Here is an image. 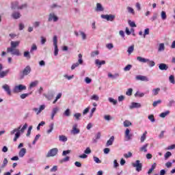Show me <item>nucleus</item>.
Instances as JSON below:
<instances>
[{
    "label": "nucleus",
    "mask_w": 175,
    "mask_h": 175,
    "mask_svg": "<svg viewBox=\"0 0 175 175\" xmlns=\"http://www.w3.org/2000/svg\"><path fill=\"white\" fill-rule=\"evenodd\" d=\"M20 46V41H12L11 47L7 48V53H11L12 55H20V50L16 49Z\"/></svg>",
    "instance_id": "obj_1"
},
{
    "label": "nucleus",
    "mask_w": 175,
    "mask_h": 175,
    "mask_svg": "<svg viewBox=\"0 0 175 175\" xmlns=\"http://www.w3.org/2000/svg\"><path fill=\"white\" fill-rule=\"evenodd\" d=\"M133 167H135L137 172H142L143 164L140 163V160H137L135 163H132Z\"/></svg>",
    "instance_id": "obj_2"
},
{
    "label": "nucleus",
    "mask_w": 175,
    "mask_h": 175,
    "mask_svg": "<svg viewBox=\"0 0 175 175\" xmlns=\"http://www.w3.org/2000/svg\"><path fill=\"white\" fill-rule=\"evenodd\" d=\"M20 129H21V126H20L18 129H15L13 131H12L10 132L11 135H14L15 134V137L14 138V142H17V139H18V137H20Z\"/></svg>",
    "instance_id": "obj_3"
},
{
    "label": "nucleus",
    "mask_w": 175,
    "mask_h": 175,
    "mask_svg": "<svg viewBox=\"0 0 175 175\" xmlns=\"http://www.w3.org/2000/svg\"><path fill=\"white\" fill-rule=\"evenodd\" d=\"M57 154H58V148H52L46 154V158H50L51 157H55Z\"/></svg>",
    "instance_id": "obj_4"
},
{
    "label": "nucleus",
    "mask_w": 175,
    "mask_h": 175,
    "mask_svg": "<svg viewBox=\"0 0 175 175\" xmlns=\"http://www.w3.org/2000/svg\"><path fill=\"white\" fill-rule=\"evenodd\" d=\"M24 90H27V86L21 84L14 87L13 92L17 94L21 92V91H24Z\"/></svg>",
    "instance_id": "obj_5"
},
{
    "label": "nucleus",
    "mask_w": 175,
    "mask_h": 175,
    "mask_svg": "<svg viewBox=\"0 0 175 175\" xmlns=\"http://www.w3.org/2000/svg\"><path fill=\"white\" fill-rule=\"evenodd\" d=\"M101 18H104L105 20H107V21H114L116 19V15L113 14H102Z\"/></svg>",
    "instance_id": "obj_6"
},
{
    "label": "nucleus",
    "mask_w": 175,
    "mask_h": 175,
    "mask_svg": "<svg viewBox=\"0 0 175 175\" xmlns=\"http://www.w3.org/2000/svg\"><path fill=\"white\" fill-rule=\"evenodd\" d=\"M12 9H16V8H17V9H24L25 8H27V4H23L21 6H18V1H14L12 3V6H11Z\"/></svg>",
    "instance_id": "obj_7"
},
{
    "label": "nucleus",
    "mask_w": 175,
    "mask_h": 175,
    "mask_svg": "<svg viewBox=\"0 0 175 175\" xmlns=\"http://www.w3.org/2000/svg\"><path fill=\"white\" fill-rule=\"evenodd\" d=\"M2 69H3V66L2 64H0V79H3V77L8 76V73L10 72L9 70L2 71Z\"/></svg>",
    "instance_id": "obj_8"
},
{
    "label": "nucleus",
    "mask_w": 175,
    "mask_h": 175,
    "mask_svg": "<svg viewBox=\"0 0 175 175\" xmlns=\"http://www.w3.org/2000/svg\"><path fill=\"white\" fill-rule=\"evenodd\" d=\"M31 73V67L29 66H26L24 70L21 72L22 79L24 78V76H28Z\"/></svg>",
    "instance_id": "obj_9"
},
{
    "label": "nucleus",
    "mask_w": 175,
    "mask_h": 175,
    "mask_svg": "<svg viewBox=\"0 0 175 175\" xmlns=\"http://www.w3.org/2000/svg\"><path fill=\"white\" fill-rule=\"evenodd\" d=\"M133 136V134L131 133V130H129V129H126L124 132V137L126 140L127 141L131 140Z\"/></svg>",
    "instance_id": "obj_10"
},
{
    "label": "nucleus",
    "mask_w": 175,
    "mask_h": 175,
    "mask_svg": "<svg viewBox=\"0 0 175 175\" xmlns=\"http://www.w3.org/2000/svg\"><path fill=\"white\" fill-rule=\"evenodd\" d=\"M49 21H54V23H56V21H58V16H55V14L51 13L49 14V17L48 18Z\"/></svg>",
    "instance_id": "obj_11"
},
{
    "label": "nucleus",
    "mask_w": 175,
    "mask_h": 175,
    "mask_svg": "<svg viewBox=\"0 0 175 175\" xmlns=\"http://www.w3.org/2000/svg\"><path fill=\"white\" fill-rule=\"evenodd\" d=\"M71 133L72 135H79L80 133V129L77 128V124L72 126V129L71 130Z\"/></svg>",
    "instance_id": "obj_12"
},
{
    "label": "nucleus",
    "mask_w": 175,
    "mask_h": 175,
    "mask_svg": "<svg viewBox=\"0 0 175 175\" xmlns=\"http://www.w3.org/2000/svg\"><path fill=\"white\" fill-rule=\"evenodd\" d=\"M44 109H46V105H42L40 106V108H33V111H36V114H40V113H42V111H43V110H44Z\"/></svg>",
    "instance_id": "obj_13"
},
{
    "label": "nucleus",
    "mask_w": 175,
    "mask_h": 175,
    "mask_svg": "<svg viewBox=\"0 0 175 175\" xmlns=\"http://www.w3.org/2000/svg\"><path fill=\"white\" fill-rule=\"evenodd\" d=\"M5 92H7L8 95H12V91L10 90V87L8 84H5L2 87Z\"/></svg>",
    "instance_id": "obj_14"
},
{
    "label": "nucleus",
    "mask_w": 175,
    "mask_h": 175,
    "mask_svg": "<svg viewBox=\"0 0 175 175\" xmlns=\"http://www.w3.org/2000/svg\"><path fill=\"white\" fill-rule=\"evenodd\" d=\"M106 64V61L105 60H99V59H96L95 60V64L98 66V68H100V66H102V65H105Z\"/></svg>",
    "instance_id": "obj_15"
},
{
    "label": "nucleus",
    "mask_w": 175,
    "mask_h": 175,
    "mask_svg": "<svg viewBox=\"0 0 175 175\" xmlns=\"http://www.w3.org/2000/svg\"><path fill=\"white\" fill-rule=\"evenodd\" d=\"M159 69H160V70H167L169 66H167V64H166L161 63L159 66Z\"/></svg>",
    "instance_id": "obj_16"
},
{
    "label": "nucleus",
    "mask_w": 175,
    "mask_h": 175,
    "mask_svg": "<svg viewBox=\"0 0 175 175\" xmlns=\"http://www.w3.org/2000/svg\"><path fill=\"white\" fill-rule=\"evenodd\" d=\"M137 80H140L141 81H148V78L146 76L138 75L136 77Z\"/></svg>",
    "instance_id": "obj_17"
},
{
    "label": "nucleus",
    "mask_w": 175,
    "mask_h": 175,
    "mask_svg": "<svg viewBox=\"0 0 175 175\" xmlns=\"http://www.w3.org/2000/svg\"><path fill=\"white\" fill-rule=\"evenodd\" d=\"M113 143H114V136H111L107 142L106 147H109V146H113Z\"/></svg>",
    "instance_id": "obj_18"
},
{
    "label": "nucleus",
    "mask_w": 175,
    "mask_h": 175,
    "mask_svg": "<svg viewBox=\"0 0 175 175\" xmlns=\"http://www.w3.org/2000/svg\"><path fill=\"white\" fill-rule=\"evenodd\" d=\"M137 61H139V62H142L143 64H146L148 62V59L138 56L137 57Z\"/></svg>",
    "instance_id": "obj_19"
},
{
    "label": "nucleus",
    "mask_w": 175,
    "mask_h": 175,
    "mask_svg": "<svg viewBox=\"0 0 175 175\" xmlns=\"http://www.w3.org/2000/svg\"><path fill=\"white\" fill-rule=\"evenodd\" d=\"M25 154H27V149L23 148H21V150L19 151L18 155L20 158H23L24 155H25Z\"/></svg>",
    "instance_id": "obj_20"
},
{
    "label": "nucleus",
    "mask_w": 175,
    "mask_h": 175,
    "mask_svg": "<svg viewBox=\"0 0 175 175\" xmlns=\"http://www.w3.org/2000/svg\"><path fill=\"white\" fill-rule=\"evenodd\" d=\"M58 110H59L58 107H55L53 109L51 117V120H54V116H55V114H57V113H58Z\"/></svg>",
    "instance_id": "obj_21"
},
{
    "label": "nucleus",
    "mask_w": 175,
    "mask_h": 175,
    "mask_svg": "<svg viewBox=\"0 0 175 175\" xmlns=\"http://www.w3.org/2000/svg\"><path fill=\"white\" fill-rule=\"evenodd\" d=\"M146 139H147V131H144V133L142 134L140 138L141 143H144L146 141Z\"/></svg>",
    "instance_id": "obj_22"
},
{
    "label": "nucleus",
    "mask_w": 175,
    "mask_h": 175,
    "mask_svg": "<svg viewBox=\"0 0 175 175\" xmlns=\"http://www.w3.org/2000/svg\"><path fill=\"white\" fill-rule=\"evenodd\" d=\"M96 10L97 12H103V10H105V9L103 8V7L102 6V4L98 3L96 4Z\"/></svg>",
    "instance_id": "obj_23"
},
{
    "label": "nucleus",
    "mask_w": 175,
    "mask_h": 175,
    "mask_svg": "<svg viewBox=\"0 0 175 175\" xmlns=\"http://www.w3.org/2000/svg\"><path fill=\"white\" fill-rule=\"evenodd\" d=\"M147 147H148V144H146L144 145L142 147H141V148H139V151H140L141 152H143V151H144V152H147Z\"/></svg>",
    "instance_id": "obj_24"
},
{
    "label": "nucleus",
    "mask_w": 175,
    "mask_h": 175,
    "mask_svg": "<svg viewBox=\"0 0 175 175\" xmlns=\"http://www.w3.org/2000/svg\"><path fill=\"white\" fill-rule=\"evenodd\" d=\"M13 18H14L15 20H17L18 18H20V17L21 16V15L19 14V12H14L12 14Z\"/></svg>",
    "instance_id": "obj_25"
},
{
    "label": "nucleus",
    "mask_w": 175,
    "mask_h": 175,
    "mask_svg": "<svg viewBox=\"0 0 175 175\" xmlns=\"http://www.w3.org/2000/svg\"><path fill=\"white\" fill-rule=\"evenodd\" d=\"M45 98H46L48 100H51V99L54 98V94L52 92L49 93L48 94L45 95Z\"/></svg>",
    "instance_id": "obj_26"
},
{
    "label": "nucleus",
    "mask_w": 175,
    "mask_h": 175,
    "mask_svg": "<svg viewBox=\"0 0 175 175\" xmlns=\"http://www.w3.org/2000/svg\"><path fill=\"white\" fill-rule=\"evenodd\" d=\"M59 142H68V137H66V136L65 135H59Z\"/></svg>",
    "instance_id": "obj_27"
},
{
    "label": "nucleus",
    "mask_w": 175,
    "mask_h": 175,
    "mask_svg": "<svg viewBox=\"0 0 175 175\" xmlns=\"http://www.w3.org/2000/svg\"><path fill=\"white\" fill-rule=\"evenodd\" d=\"M38 84H39V81H34L30 83L29 88H33V87H36V85H38Z\"/></svg>",
    "instance_id": "obj_28"
},
{
    "label": "nucleus",
    "mask_w": 175,
    "mask_h": 175,
    "mask_svg": "<svg viewBox=\"0 0 175 175\" xmlns=\"http://www.w3.org/2000/svg\"><path fill=\"white\" fill-rule=\"evenodd\" d=\"M123 125L125 128H128V126H131L132 125V122H131L129 120H125Z\"/></svg>",
    "instance_id": "obj_29"
},
{
    "label": "nucleus",
    "mask_w": 175,
    "mask_h": 175,
    "mask_svg": "<svg viewBox=\"0 0 175 175\" xmlns=\"http://www.w3.org/2000/svg\"><path fill=\"white\" fill-rule=\"evenodd\" d=\"M165 51V44L161 43L159 45L158 51Z\"/></svg>",
    "instance_id": "obj_30"
},
{
    "label": "nucleus",
    "mask_w": 175,
    "mask_h": 175,
    "mask_svg": "<svg viewBox=\"0 0 175 175\" xmlns=\"http://www.w3.org/2000/svg\"><path fill=\"white\" fill-rule=\"evenodd\" d=\"M62 93H59V94L57 95V96H56L55 100L53 102V105H55V103H57V101L58 100V99H61V97H62Z\"/></svg>",
    "instance_id": "obj_31"
},
{
    "label": "nucleus",
    "mask_w": 175,
    "mask_h": 175,
    "mask_svg": "<svg viewBox=\"0 0 175 175\" xmlns=\"http://www.w3.org/2000/svg\"><path fill=\"white\" fill-rule=\"evenodd\" d=\"M133 50H135V45H131L128 48L127 52L129 54H131V53H133Z\"/></svg>",
    "instance_id": "obj_32"
},
{
    "label": "nucleus",
    "mask_w": 175,
    "mask_h": 175,
    "mask_svg": "<svg viewBox=\"0 0 175 175\" xmlns=\"http://www.w3.org/2000/svg\"><path fill=\"white\" fill-rule=\"evenodd\" d=\"M170 113V111H166L165 112L161 113L160 114V117H161V118H165V117H166V116H167Z\"/></svg>",
    "instance_id": "obj_33"
},
{
    "label": "nucleus",
    "mask_w": 175,
    "mask_h": 175,
    "mask_svg": "<svg viewBox=\"0 0 175 175\" xmlns=\"http://www.w3.org/2000/svg\"><path fill=\"white\" fill-rule=\"evenodd\" d=\"M161 103H162V100H158L157 101H154L152 106H153V107H157V106H158V105H161Z\"/></svg>",
    "instance_id": "obj_34"
},
{
    "label": "nucleus",
    "mask_w": 175,
    "mask_h": 175,
    "mask_svg": "<svg viewBox=\"0 0 175 175\" xmlns=\"http://www.w3.org/2000/svg\"><path fill=\"white\" fill-rule=\"evenodd\" d=\"M49 128L50 129H49L47 131V133L49 134V133H51L53 132V130L54 129V123H51L50 125H49Z\"/></svg>",
    "instance_id": "obj_35"
},
{
    "label": "nucleus",
    "mask_w": 175,
    "mask_h": 175,
    "mask_svg": "<svg viewBox=\"0 0 175 175\" xmlns=\"http://www.w3.org/2000/svg\"><path fill=\"white\" fill-rule=\"evenodd\" d=\"M27 128H28V124L27 123H25L24 124V126H23V128L20 129V133H24L25 129H27Z\"/></svg>",
    "instance_id": "obj_36"
},
{
    "label": "nucleus",
    "mask_w": 175,
    "mask_h": 175,
    "mask_svg": "<svg viewBox=\"0 0 175 175\" xmlns=\"http://www.w3.org/2000/svg\"><path fill=\"white\" fill-rule=\"evenodd\" d=\"M159 91H161V88H157L156 89H153L152 90L153 94L154 96L158 95V94H159Z\"/></svg>",
    "instance_id": "obj_37"
},
{
    "label": "nucleus",
    "mask_w": 175,
    "mask_h": 175,
    "mask_svg": "<svg viewBox=\"0 0 175 175\" xmlns=\"http://www.w3.org/2000/svg\"><path fill=\"white\" fill-rule=\"evenodd\" d=\"M133 107H142V105L139 103H133L131 109H133Z\"/></svg>",
    "instance_id": "obj_38"
},
{
    "label": "nucleus",
    "mask_w": 175,
    "mask_h": 175,
    "mask_svg": "<svg viewBox=\"0 0 175 175\" xmlns=\"http://www.w3.org/2000/svg\"><path fill=\"white\" fill-rule=\"evenodd\" d=\"M90 99L92 100H96V101H98V100H99V96L98 95H96V94H94V95H92L91 96Z\"/></svg>",
    "instance_id": "obj_39"
},
{
    "label": "nucleus",
    "mask_w": 175,
    "mask_h": 175,
    "mask_svg": "<svg viewBox=\"0 0 175 175\" xmlns=\"http://www.w3.org/2000/svg\"><path fill=\"white\" fill-rule=\"evenodd\" d=\"M146 63H148V65L150 66V68H152V66H155V62L154 61L148 59V62H146Z\"/></svg>",
    "instance_id": "obj_40"
},
{
    "label": "nucleus",
    "mask_w": 175,
    "mask_h": 175,
    "mask_svg": "<svg viewBox=\"0 0 175 175\" xmlns=\"http://www.w3.org/2000/svg\"><path fill=\"white\" fill-rule=\"evenodd\" d=\"M132 92H133V90L132 88H129V89H128V90L126 91V95H127L128 96H131Z\"/></svg>",
    "instance_id": "obj_41"
},
{
    "label": "nucleus",
    "mask_w": 175,
    "mask_h": 175,
    "mask_svg": "<svg viewBox=\"0 0 175 175\" xmlns=\"http://www.w3.org/2000/svg\"><path fill=\"white\" fill-rule=\"evenodd\" d=\"M169 81L172 84H175V81H174V75H170L169 77Z\"/></svg>",
    "instance_id": "obj_42"
},
{
    "label": "nucleus",
    "mask_w": 175,
    "mask_h": 175,
    "mask_svg": "<svg viewBox=\"0 0 175 175\" xmlns=\"http://www.w3.org/2000/svg\"><path fill=\"white\" fill-rule=\"evenodd\" d=\"M74 117L75 118V120L79 121V120H80V117H81V113H75Z\"/></svg>",
    "instance_id": "obj_43"
},
{
    "label": "nucleus",
    "mask_w": 175,
    "mask_h": 175,
    "mask_svg": "<svg viewBox=\"0 0 175 175\" xmlns=\"http://www.w3.org/2000/svg\"><path fill=\"white\" fill-rule=\"evenodd\" d=\"M24 57H25V58H28V59H31V55L29 54V51L24 52Z\"/></svg>",
    "instance_id": "obj_44"
},
{
    "label": "nucleus",
    "mask_w": 175,
    "mask_h": 175,
    "mask_svg": "<svg viewBox=\"0 0 175 175\" xmlns=\"http://www.w3.org/2000/svg\"><path fill=\"white\" fill-rule=\"evenodd\" d=\"M131 68H132V65L128 64L126 67H124V70L125 72H128V71L131 70Z\"/></svg>",
    "instance_id": "obj_45"
},
{
    "label": "nucleus",
    "mask_w": 175,
    "mask_h": 175,
    "mask_svg": "<svg viewBox=\"0 0 175 175\" xmlns=\"http://www.w3.org/2000/svg\"><path fill=\"white\" fill-rule=\"evenodd\" d=\"M29 95H31V93L22 94L21 95V98L25 99V98H27V96H29Z\"/></svg>",
    "instance_id": "obj_46"
},
{
    "label": "nucleus",
    "mask_w": 175,
    "mask_h": 175,
    "mask_svg": "<svg viewBox=\"0 0 175 175\" xmlns=\"http://www.w3.org/2000/svg\"><path fill=\"white\" fill-rule=\"evenodd\" d=\"M58 40L57 38V36H54L53 37V46H58Z\"/></svg>",
    "instance_id": "obj_47"
},
{
    "label": "nucleus",
    "mask_w": 175,
    "mask_h": 175,
    "mask_svg": "<svg viewBox=\"0 0 175 175\" xmlns=\"http://www.w3.org/2000/svg\"><path fill=\"white\" fill-rule=\"evenodd\" d=\"M36 50H38V46H36V44H33L30 50V53H32V51H36Z\"/></svg>",
    "instance_id": "obj_48"
},
{
    "label": "nucleus",
    "mask_w": 175,
    "mask_h": 175,
    "mask_svg": "<svg viewBox=\"0 0 175 175\" xmlns=\"http://www.w3.org/2000/svg\"><path fill=\"white\" fill-rule=\"evenodd\" d=\"M120 76L118 74H115L114 75L111 73L108 74V77H111V79H116V77H118Z\"/></svg>",
    "instance_id": "obj_49"
},
{
    "label": "nucleus",
    "mask_w": 175,
    "mask_h": 175,
    "mask_svg": "<svg viewBox=\"0 0 175 175\" xmlns=\"http://www.w3.org/2000/svg\"><path fill=\"white\" fill-rule=\"evenodd\" d=\"M170 157H172V152H167L164 155L165 159H168Z\"/></svg>",
    "instance_id": "obj_50"
},
{
    "label": "nucleus",
    "mask_w": 175,
    "mask_h": 175,
    "mask_svg": "<svg viewBox=\"0 0 175 175\" xmlns=\"http://www.w3.org/2000/svg\"><path fill=\"white\" fill-rule=\"evenodd\" d=\"M96 55H99V51H95L91 53V57L94 58Z\"/></svg>",
    "instance_id": "obj_51"
},
{
    "label": "nucleus",
    "mask_w": 175,
    "mask_h": 175,
    "mask_svg": "<svg viewBox=\"0 0 175 175\" xmlns=\"http://www.w3.org/2000/svg\"><path fill=\"white\" fill-rule=\"evenodd\" d=\"M109 100L110 103H113V105H117V100H114V98L110 97L109 98Z\"/></svg>",
    "instance_id": "obj_52"
},
{
    "label": "nucleus",
    "mask_w": 175,
    "mask_h": 175,
    "mask_svg": "<svg viewBox=\"0 0 175 175\" xmlns=\"http://www.w3.org/2000/svg\"><path fill=\"white\" fill-rule=\"evenodd\" d=\"M161 18L162 20H166L167 18L166 12L165 11L161 12Z\"/></svg>",
    "instance_id": "obj_53"
},
{
    "label": "nucleus",
    "mask_w": 175,
    "mask_h": 175,
    "mask_svg": "<svg viewBox=\"0 0 175 175\" xmlns=\"http://www.w3.org/2000/svg\"><path fill=\"white\" fill-rule=\"evenodd\" d=\"M129 25L130 27H131L132 28L136 27V23H135L134 21H129Z\"/></svg>",
    "instance_id": "obj_54"
},
{
    "label": "nucleus",
    "mask_w": 175,
    "mask_h": 175,
    "mask_svg": "<svg viewBox=\"0 0 175 175\" xmlns=\"http://www.w3.org/2000/svg\"><path fill=\"white\" fill-rule=\"evenodd\" d=\"M148 120L151 121V122H155V118H154V115H150L148 117Z\"/></svg>",
    "instance_id": "obj_55"
},
{
    "label": "nucleus",
    "mask_w": 175,
    "mask_h": 175,
    "mask_svg": "<svg viewBox=\"0 0 175 175\" xmlns=\"http://www.w3.org/2000/svg\"><path fill=\"white\" fill-rule=\"evenodd\" d=\"M8 159L5 158L3 161V164L1 165V167L3 168L6 166V165H8Z\"/></svg>",
    "instance_id": "obj_56"
},
{
    "label": "nucleus",
    "mask_w": 175,
    "mask_h": 175,
    "mask_svg": "<svg viewBox=\"0 0 175 175\" xmlns=\"http://www.w3.org/2000/svg\"><path fill=\"white\" fill-rule=\"evenodd\" d=\"M127 10L129 13H131V14H135V10H133V8L131 7H127Z\"/></svg>",
    "instance_id": "obj_57"
},
{
    "label": "nucleus",
    "mask_w": 175,
    "mask_h": 175,
    "mask_svg": "<svg viewBox=\"0 0 175 175\" xmlns=\"http://www.w3.org/2000/svg\"><path fill=\"white\" fill-rule=\"evenodd\" d=\"M55 47V51H54V55H55V57H57V55H58V45H55L54 46Z\"/></svg>",
    "instance_id": "obj_58"
},
{
    "label": "nucleus",
    "mask_w": 175,
    "mask_h": 175,
    "mask_svg": "<svg viewBox=\"0 0 175 175\" xmlns=\"http://www.w3.org/2000/svg\"><path fill=\"white\" fill-rule=\"evenodd\" d=\"M64 116H66V117H69V116H70V109H67L65 111H64Z\"/></svg>",
    "instance_id": "obj_59"
},
{
    "label": "nucleus",
    "mask_w": 175,
    "mask_h": 175,
    "mask_svg": "<svg viewBox=\"0 0 175 175\" xmlns=\"http://www.w3.org/2000/svg\"><path fill=\"white\" fill-rule=\"evenodd\" d=\"M146 35H150V29L147 28L144 30V38H146Z\"/></svg>",
    "instance_id": "obj_60"
},
{
    "label": "nucleus",
    "mask_w": 175,
    "mask_h": 175,
    "mask_svg": "<svg viewBox=\"0 0 175 175\" xmlns=\"http://www.w3.org/2000/svg\"><path fill=\"white\" fill-rule=\"evenodd\" d=\"M135 96H139V98H143V96H144V93L137 92L135 94Z\"/></svg>",
    "instance_id": "obj_61"
},
{
    "label": "nucleus",
    "mask_w": 175,
    "mask_h": 175,
    "mask_svg": "<svg viewBox=\"0 0 175 175\" xmlns=\"http://www.w3.org/2000/svg\"><path fill=\"white\" fill-rule=\"evenodd\" d=\"M94 161L96 163H102V161L97 157H94Z\"/></svg>",
    "instance_id": "obj_62"
},
{
    "label": "nucleus",
    "mask_w": 175,
    "mask_h": 175,
    "mask_svg": "<svg viewBox=\"0 0 175 175\" xmlns=\"http://www.w3.org/2000/svg\"><path fill=\"white\" fill-rule=\"evenodd\" d=\"M106 47L107 49H108L109 50H111V49H113L114 47V45H113L112 43H109V44H107L106 45Z\"/></svg>",
    "instance_id": "obj_63"
},
{
    "label": "nucleus",
    "mask_w": 175,
    "mask_h": 175,
    "mask_svg": "<svg viewBox=\"0 0 175 175\" xmlns=\"http://www.w3.org/2000/svg\"><path fill=\"white\" fill-rule=\"evenodd\" d=\"M124 158H131L132 157V152H129L128 154H124Z\"/></svg>",
    "instance_id": "obj_64"
}]
</instances>
